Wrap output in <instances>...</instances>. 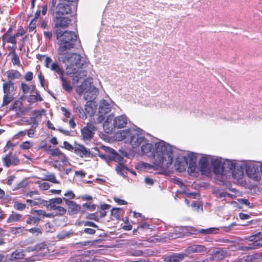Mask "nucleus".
Masks as SVG:
<instances>
[{
	"label": "nucleus",
	"mask_w": 262,
	"mask_h": 262,
	"mask_svg": "<svg viewBox=\"0 0 262 262\" xmlns=\"http://www.w3.org/2000/svg\"><path fill=\"white\" fill-rule=\"evenodd\" d=\"M149 135L141 129L135 127L120 130L115 134V137L118 141L129 143L139 154L154 158L152 165L140 163L137 165L138 168L147 171L153 169L164 173L171 166L177 149L162 140L156 143L154 146L147 138Z\"/></svg>",
	"instance_id": "nucleus-1"
},
{
	"label": "nucleus",
	"mask_w": 262,
	"mask_h": 262,
	"mask_svg": "<svg viewBox=\"0 0 262 262\" xmlns=\"http://www.w3.org/2000/svg\"><path fill=\"white\" fill-rule=\"evenodd\" d=\"M33 78V73L31 72H27L25 75V79L28 81H31Z\"/></svg>",
	"instance_id": "nucleus-56"
},
{
	"label": "nucleus",
	"mask_w": 262,
	"mask_h": 262,
	"mask_svg": "<svg viewBox=\"0 0 262 262\" xmlns=\"http://www.w3.org/2000/svg\"><path fill=\"white\" fill-rule=\"evenodd\" d=\"M43 206H46L47 208L49 210H54L55 211L57 207L56 204H52L51 202H49V201H46V205H44Z\"/></svg>",
	"instance_id": "nucleus-44"
},
{
	"label": "nucleus",
	"mask_w": 262,
	"mask_h": 262,
	"mask_svg": "<svg viewBox=\"0 0 262 262\" xmlns=\"http://www.w3.org/2000/svg\"><path fill=\"white\" fill-rule=\"evenodd\" d=\"M241 162H237L235 160L224 159V166L229 168L230 170H232L233 173L235 170L237 172V169H241L240 165Z\"/></svg>",
	"instance_id": "nucleus-18"
},
{
	"label": "nucleus",
	"mask_w": 262,
	"mask_h": 262,
	"mask_svg": "<svg viewBox=\"0 0 262 262\" xmlns=\"http://www.w3.org/2000/svg\"><path fill=\"white\" fill-rule=\"evenodd\" d=\"M26 134L25 131H20L17 134L14 135V138L18 139L20 137H24Z\"/></svg>",
	"instance_id": "nucleus-62"
},
{
	"label": "nucleus",
	"mask_w": 262,
	"mask_h": 262,
	"mask_svg": "<svg viewBox=\"0 0 262 262\" xmlns=\"http://www.w3.org/2000/svg\"><path fill=\"white\" fill-rule=\"evenodd\" d=\"M184 158V162L177 166V164L178 163V161L177 160L175 163V166L177 167V170L179 171H182L185 169V165H188V171L191 174L195 175L198 173V169L197 166L198 164H196V154L193 152H187L183 156Z\"/></svg>",
	"instance_id": "nucleus-6"
},
{
	"label": "nucleus",
	"mask_w": 262,
	"mask_h": 262,
	"mask_svg": "<svg viewBox=\"0 0 262 262\" xmlns=\"http://www.w3.org/2000/svg\"><path fill=\"white\" fill-rule=\"evenodd\" d=\"M22 215L17 213L12 212L7 219V223H11L21 221Z\"/></svg>",
	"instance_id": "nucleus-27"
},
{
	"label": "nucleus",
	"mask_w": 262,
	"mask_h": 262,
	"mask_svg": "<svg viewBox=\"0 0 262 262\" xmlns=\"http://www.w3.org/2000/svg\"><path fill=\"white\" fill-rule=\"evenodd\" d=\"M28 251L17 250L12 252L10 256L6 255L7 262H23V259Z\"/></svg>",
	"instance_id": "nucleus-11"
},
{
	"label": "nucleus",
	"mask_w": 262,
	"mask_h": 262,
	"mask_svg": "<svg viewBox=\"0 0 262 262\" xmlns=\"http://www.w3.org/2000/svg\"><path fill=\"white\" fill-rule=\"evenodd\" d=\"M75 173L76 176H79L81 178H84L85 176V172L82 170L76 171Z\"/></svg>",
	"instance_id": "nucleus-64"
},
{
	"label": "nucleus",
	"mask_w": 262,
	"mask_h": 262,
	"mask_svg": "<svg viewBox=\"0 0 262 262\" xmlns=\"http://www.w3.org/2000/svg\"><path fill=\"white\" fill-rule=\"evenodd\" d=\"M206 250V248L203 245H194L189 246L186 249L188 253L202 252Z\"/></svg>",
	"instance_id": "nucleus-22"
},
{
	"label": "nucleus",
	"mask_w": 262,
	"mask_h": 262,
	"mask_svg": "<svg viewBox=\"0 0 262 262\" xmlns=\"http://www.w3.org/2000/svg\"><path fill=\"white\" fill-rule=\"evenodd\" d=\"M33 146V142L30 141H26L20 145L21 149H29Z\"/></svg>",
	"instance_id": "nucleus-36"
},
{
	"label": "nucleus",
	"mask_w": 262,
	"mask_h": 262,
	"mask_svg": "<svg viewBox=\"0 0 262 262\" xmlns=\"http://www.w3.org/2000/svg\"><path fill=\"white\" fill-rule=\"evenodd\" d=\"M29 232L36 236H38L41 234V230L39 228H33L29 230Z\"/></svg>",
	"instance_id": "nucleus-45"
},
{
	"label": "nucleus",
	"mask_w": 262,
	"mask_h": 262,
	"mask_svg": "<svg viewBox=\"0 0 262 262\" xmlns=\"http://www.w3.org/2000/svg\"><path fill=\"white\" fill-rule=\"evenodd\" d=\"M115 158L116 160L118 161L119 163L116 167L117 172L122 176H125L126 174L127 171H129V169L126 167L124 164V159L118 155H116Z\"/></svg>",
	"instance_id": "nucleus-15"
},
{
	"label": "nucleus",
	"mask_w": 262,
	"mask_h": 262,
	"mask_svg": "<svg viewBox=\"0 0 262 262\" xmlns=\"http://www.w3.org/2000/svg\"><path fill=\"white\" fill-rule=\"evenodd\" d=\"M83 206L89 209L91 211L94 210L96 208V206L94 204H91L90 203H85L83 204Z\"/></svg>",
	"instance_id": "nucleus-54"
},
{
	"label": "nucleus",
	"mask_w": 262,
	"mask_h": 262,
	"mask_svg": "<svg viewBox=\"0 0 262 262\" xmlns=\"http://www.w3.org/2000/svg\"><path fill=\"white\" fill-rule=\"evenodd\" d=\"M28 123L31 125V127L36 128L38 124V121L35 117H31L30 122H28Z\"/></svg>",
	"instance_id": "nucleus-43"
},
{
	"label": "nucleus",
	"mask_w": 262,
	"mask_h": 262,
	"mask_svg": "<svg viewBox=\"0 0 262 262\" xmlns=\"http://www.w3.org/2000/svg\"><path fill=\"white\" fill-rule=\"evenodd\" d=\"M13 99V95H5L3 98V106L7 105Z\"/></svg>",
	"instance_id": "nucleus-40"
},
{
	"label": "nucleus",
	"mask_w": 262,
	"mask_h": 262,
	"mask_svg": "<svg viewBox=\"0 0 262 262\" xmlns=\"http://www.w3.org/2000/svg\"><path fill=\"white\" fill-rule=\"evenodd\" d=\"M71 19L67 16H56L54 19V29L57 39H59L61 43H64L63 38L69 33L72 38L75 37V32L66 31L63 32L62 29L67 28L71 24Z\"/></svg>",
	"instance_id": "nucleus-4"
},
{
	"label": "nucleus",
	"mask_w": 262,
	"mask_h": 262,
	"mask_svg": "<svg viewBox=\"0 0 262 262\" xmlns=\"http://www.w3.org/2000/svg\"><path fill=\"white\" fill-rule=\"evenodd\" d=\"M71 11V7L69 4L59 1L56 7V16H63V15L70 13Z\"/></svg>",
	"instance_id": "nucleus-13"
},
{
	"label": "nucleus",
	"mask_w": 262,
	"mask_h": 262,
	"mask_svg": "<svg viewBox=\"0 0 262 262\" xmlns=\"http://www.w3.org/2000/svg\"><path fill=\"white\" fill-rule=\"evenodd\" d=\"M73 234L71 231H62L58 234L57 237L59 239H63L70 237Z\"/></svg>",
	"instance_id": "nucleus-30"
},
{
	"label": "nucleus",
	"mask_w": 262,
	"mask_h": 262,
	"mask_svg": "<svg viewBox=\"0 0 262 262\" xmlns=\"http://www.w3.org/2000/svg\"><path fill=\"white\" fill-rule=\"evenodd\" d=\"M37 20L35 19H32L29 25V31H33L36 28Z\"/></svg>",
	"instance_id": "nucleus-51"
},
{
	"label": "nucleus",
	"mask_w": 262,
	"mask_h": 262,
	"mask_svg": "<svg viewBox=\"0 0 262 262\" xmlns=\"http://www.w3.org/2000/svg\"><path fill=\"white\" fill-rule=\"evenodd\" d=\"M212 171L216 174H222L224 171V159L221 158L210 156Z\"/></svg>",
	"instance_id": "nucleus-10"
},
{
	"label": "nucleus",
	"mask_w": 262,
	"mask_h": 262,
	"mask_svg": "<svg viewBox=\"0 0 262 262\" xmlns=\"http://www.w3.org/2000/svg\"><path fill=\"white\" fill-rule=\"evenodd\" d=\"M184 257V254H174L169 256V260L172 262H178L182 260Z\"/></svg>",
	"instance_id": "nucleus-31"
},
{
	"label": "nucleus",
	"mask_w": 262,
	"mask_h": 262,
	"mask_svg": "<svg viewBox=\"0 0 262 262\" xmlns=\"http://www.w3.org/2000/svg\"><path fill=\"white\" fill-rule=\"evenodd\" d=\"M63 200H64V198H57L50 199L49 200V202H51L52 204L57 205V204H61Z\"/></svg>",
	"instance_id": "nucleus-46"
},
{
	"label": "nucleus",
	"mask_w": 262,
	"mask_h": 262,
	"mask_svg": "<svg viewBox=\"0 0 262 262\" xmlns=\"http://www.w3.org/2000/svg\"><path fill=\"white\" fill-rule=\"evenodd\" d=\"M129 121L128 117L125 115L118 116L114 118L113 115H109L103 123V127L108 129L113 126L116 128H122L126 126Z\"/></svg>",
	"instance_id": "nucleus-8"
},
{
	"label": "nucleus",
	"mask_w": 262,
	"mask_h": 262,
	"mask_svg": "<svg viewBox=\"0 0 262 262\" xmlns=\"http://www.w3.org/2000/svg\"><path fill=\"white\" fill-rule=\"evenodd\" d=\"M35 128L31 127L27 132V135L29 138H34L35 133Z\"/></svg>",
	"instance_id": "nucleus-48"
},
{
	"label": "nucleus",
	"mask_w": 262,
	"mask_h": 262,
	"mask_svg": "<svg viewBox=\"0 0 262 262\" xmlns=\"http://www.w3.org/2000/svg\"><path fill=\"white\" fill-rule=\"evenodd\" d=\"M39 220L40 219L37 217H34L32 216L31 215H29L28 216V219L26 222L29 225H34L38 223Z\"/></svg>",
	"instance_id": "nucleus-37"
},
{
	"label": "nucleus",
	"mask_w": 262,
	"mask_h": 262,
	"mask_svg": "<svg viewBox=\"0 0 262 262\" xmlns=\"http://www.w3.org/2000/svg\"><path fill=\"white\" fill-rule=\"evenodd\" d=\"M64 201L68 206L69 212L70 215L76 214L80 210L81 208L80 205L77 204L76 202L65 198H64Z\"/></svg>",
	"instance_id": "nucleus-17"
},
{
	"label": "nucleus",
	"mask_w": 262,
	"mask_h": 262,
	"mask_svg": "<svg viewBox=\"0 0 262 262\" xmlns=\"http://www.w3.org/2000/svg\"><path fill=\"white\" fill-rule=\"evenodd\" d=\"M15 178V177H14L13 176H9L8 178L7 184L8 185H10V186L12 184Z\"/></svg>",
	"instance_id": "nucleus-63"
},
{
	"label": "nucleus",
	"mask_w": 262,
	"mask_h": 262,
	"mask_svg": "<svg viewBox=\"0 0 262 262\" xmlns=\"http://www.w3.org/2000/svg\"><path fill=\"white\" fill-rule=\"evenodd\" d=\"M67 212V209L65 208L58 206L55 210V215H63Z\"/></svg>",
	"instance_id": "nucleus-39"
},
{
	"label": "nucleus",
	"mask_w": 262,
	"mask_h": 262,
	"mask_svg": "<svg viewBox=\"0 0 262 262\" xmlns=\"http://www.w3.org/2000/svg\"><path fill=\"white\" fill-rule=\"evenodd\" d=\"M43 100L42 98L41 97V96L39 94V93L38 91H36L35 95H30L28 98V101L29 102H35L36 101H42Z\"/></svg>",
	"instance_id": "nucleus-29"
},
{
	"label": "nucleus",
	"mask_w": 262,
	"mask_h": 262,
	"mask_svg": "<svg viewBox=\"0 0 262 262\" xmlns=\"http://www.w3.org/2000/svg\"><path fill=\"white\" fill-rule=\"evenodd\" d=\"M35 183L38 185L39 189L42 190H48L50 187V185L49 183L46 182L37 181L35 182Z\"/></svg>",
	"instance_id": "nucleus-32"
},
{
	"label": "nucleus",
	"mask_w": 262,
	"mask_h": 262,
	"mask_svg": "<svg viewBox=\"0 0 262 262\" xmlns=\"http://www.w3.org/2000/svg\"><path fill=\"white\" fill-rule=\"evenodd\" d=\"M43 57L45 58V66L47 68H49L50 67L51 64L52 63L51 58L49 57H46L45 56H43Z\"/></svg>",
	"instance_id": "nucleus-52"
},
{
	"label": "nucleus",
	"mask_w": 262,
	"mask_h": 262,
	"mask_svg": "<svg viewBox=\"0 0 262 262\" xmlns=\"http://www.w3.org/2000/svg\"><path fill=\"white\" fill-rule=\"evenodd\" d=\"M3 89L5 95H13L14 91V83L10 80L4 82L3 84Z\"/></svg>",
	"instance_id": "nucleus-19"
},
{
	"label": "nucleus",
	"mask_w": 262,
	"mask_h": 262,
	"mask_svg": "<svg viewBox=\"0 0 262 262\" xmlns=\"http://www.w3.org/2000/svg\"><path fill=\"white\" fill-rule=\"evenodd\" d=\"M241 169H237L233 173V177L235 179L240 180L244 175V170L246 171L248 176L256 181L259 180L261 176L260 169V164L258 163L253 162L242 161L239 165Z\"/></svg>",
	"instance_id": "nucleus-3"
},
{
	"label": "nucleus",
	"mask_w": 262,
	"mask_h": 262,
	"mask_svg": "<svg viewBox=\"0 0 262 262\" xmlns=\"http://www.w3.org/2000/svg\"><path fill=\"white\" fill-rule=\"evenodd\" d=\"M60 162L62 163V166H66L70 165L69 159L62 152L57 157V159L54 160V163L56 165H61Z\"/></svg>",
	"instance_id": "nucleus-21"
},
{
	"label": "nucleus",
	"mask_w": 262,
	"mask_h": 262,
	"mask_svg": "<svg viewBox=\"0 0 262 262\" xmlns=\"http://www.w3.org/2000/svg\"><path fill=\"white\" fill-rule=\"evenodd\" d=\"M12 62L14 65H19L20 63V61L19 57L17 54L12 55Z\"/></svg>",
	"instance_id": "nucleus-50"
},
{
	"label": "nucleus",
	"mask_w": 262,
	"mask_h": 262,
	"mask_svg": "<svg viewBox=\"0 0 262 262\" xmlns=\"http://www.w3.org/2000/svg\"><path fill=\"white\" fill-rule=\"evenodd\" d=\"M198 173L201 172L202 174L208 175L212 171L211 159L210 155H203L200 159L197 166Z\"/></svg>",
	"instance_id": "nucleus-9"
},
{
	"label": "nucleus",
	"mask_w": 262,
	"mask_h": 262,
	"mask_svg": "<svg viewBox=\"0 0 262 262\" xmlns=\"http://www.w3.org/2000/svg\"><path fill=\"white\" fill-rule=\"evenodd\" d=\"M61 110L62 112H63L64 115L66 117L69 118L70 117L71 114L69 110H68L67 109H66L65 107H62L61 108Z\"/></svg>",
	"instance_id": "nucleus-59"
},
{
	"label": "nucleus",
	"mask_w": 262,
	"mask_h": 262,
	"mask_svg": "<svg viewBox=\"0 0 262 262\" xmlns=\"http://www.w3.org/2000/svg\"><path fill=\"white\" fill-rule=\"evenodd\" d=\"M63 146L64 147L68 150H71L74 149V147L72 146V145L67 141H64L63 142Z\"/></svg>",
	"instance_id": "nucleus-58"
},
{
	"label": "nucleus",
	"mask_w": 262,
	"mask_h": 262,
	"mask_svg": "<svg viewBox=\"0 0 262 262\" xmlns=\"http://www.w3.org/2000/svg\"><path fill=\"white\" fill-rule=\"evenodd\" d=\"M17 36V35L9 37L7 40V42H11V43L14 44V45H16V37Z\"/></svg>",
	"instance_id": "nucleus-57"
},
{
	"label": "nucleus",
	"mask_w": 262,
	"mask_h": 262,
	"mask_svg": "<svg viewBox=\"0 0 262 262\" xmlns=\"http://www.w3.org/2000/svg\"><path fill=\"white\" fill-rule=\"evenodd\" d=\"M74 109L76 112L77 113L79 117L83 119L86 118L85 111H84L81 107H79L76 105V102L74 101L73 102Z\"/></svg>",
	"instance_id": "nucleus-28"
},
{
	"label": "nucleus",
	"mask_w": 262,
	"mask_h": 262,
	"mask_svg": "<svg viewBox=\"0 0 262 262\" xmlns=\"http://www.w3.org/2000/svg\"><path fill=\"white\" fill-rule=\"evenodd\" d=\"M84 225L85 226H91L95 228H98V226L93 222L86 221L84 223Z\"/></svg>",
	"instance_id": "nucleus-60"
},
{
	"label": "nucleus",
	"mask_w": 262,
	"mask_h": 262,
	"mask_svg": "<svg viewBox=\"0 0 262 262\" xmlns=\"http://www.w3.org/2000/svg\"><path fill=\"white\" fill-rule=\"evenodd\" d=\"M248 239L249 241L253 242V243L250 244L249 247H245L246 249H255L262 246V234L260 233L250 236Z\"/></svg>",
	"instance_id": "nucleus-12"
},
{
	"label": "nucleus",
	"mask_w": 262,
	"mask_h": 262,
	"mask_svg": "<svg viewBox=\"0 0 262 262\" xmlns=\"http://www.w3.org/2000/svg\"><path fill=\"white\" fill-rule=\"evenodd\" d=\"M114 105V102L108 98L100 101L99 104L98 113L96 115V118H94L95 123H100L104 120L106 115L110 113Z\"/></svg>",
	"instance_id": "nucleus-7"
},
{
	"label": "nucleus",
	"mask_w": 262,
	"mask_h": 262,
	"mask_svg": "<svg viewBox=\"0 0 262 262\" xmlns=\"http://www.w3.org/2000/svg\"><path fill=\"white\" fill-rule=\"evenodd\" d=\"M44 210H32L31 213L32 214H36L38 215H41L43 216L44 213Z\"/></svg>",
	"instance_id": "nucleus-55"
},
{
	"label": "nucleus",
	"mask_w": 262,
	"mask_h": 262,
	"mask_svg": "<svg viewBox=\"0 0 262 262\" xmlns=\"http://www.w3.org/2000/svg\"><path fill=\"white\" fill-rule=\"evenodd\" d=\"M59 78L62 82L63 89L67 92H70L72 90V86L70 82L64 76V74L59 76Z\"/></svg>",
	"instance_id": "nucleus-23"
},
{
	"label": "nucleus",
	"mask_w": 262,
	"mask_h": 262,
	"mask_svg": "<svg viewBox=\"0 0 262 262\" xmlns=\"http://www.w3.org/2000/svg\"><path fill=\"white\" fill-rule=\"evenodd\" d=\"M64 195L67 197L68 200L73 199L75 197V194L72 190H68L64 193Z\"/></svg>",
	"instance_id": "nucleus-47"
},
{
	"label": "nucleus",
	"mask_w": 262,
	"mask_h": 262,
	"mask_svg": "<svg viewBox=\"0 0 262 262\" xmlns=\"http://www.w3.org/2000/svg\"><path fill=\"white\" fill-rule=\"evenodd\" d=\"M21 89L24 94L28 93L30 89V86L25 83H21Z\"/></svg>",
	"instance_id": "nucleus-49"
},
{
	"label": "nucleus",
	"mask_w": 262,
	"mask_h": 262,
	"mask_svg": "<svg viewBox=\"0 0 262 262\" xmlns=\"http://www.w3.org/2000/svg\"><path fill=\"white\" fill-rule=\"evenodd\" d=\"M82 139L84 141L90 140L93 137V132L88 126L81 129Z\"/></svg>",
	"instance_id": "nucleus-20"
},
{
	"label": "nucleus",
	"mask_w": 262,
	"mask_h": 262,
	"mask_svg": "<svg viewBox=\"0 0 262 262\" xmlns=\"http://www.w3.org/2000/svg\"><path fill=\"white\" fill-rule=\"evenodd\" d=\"M63 38L64 43H61L59 39L58 40L59 48L58 53L60 56L61 61L65 63L67 68L66 74L73 78V83L75 84L80 79L86 76V71L84 69L86 67L88 62L87 59L76 53H68V51L72 49L77 39V35L72 38L67 33Z\"/></svg>",
	"instance_id": "nucleus-2"
},
{
	"label": "nucleus",
	"mask_w": 262,
	"mask_h": 262,
	"mask_svg": "<svg viewBox=\"0 0 262 262\" xmlns=\"http://www.w3.org/2000/svg\"><path fill=\"white\" fill-rule=\"evenodd\" d=\"M74 152L81 158L89 157L91 154L90 151L81 144L75 145L74 147Z\"/></svg>",
	"instance_id": "nucleus-16"
},
{
	"label": "nucleus",
	"mask_w": 262,
	"mask_h": 262,
	"mask_svg": "<svg viewBox=\"0 0 262 262\" xmlns=\"http://www.w3.org/2000/svg\"><path fill=\"white\" fill-rule=\"evenodd\" d=\"M114 201L118 203L119 205H125L127 204V202L123 200H121L120 199L114 198Z\"/></svg>",
	"instance_id": "nucleus-61"
},
{
	"label": "nucleus",
	"mask_w": 262,
	"mask_h": 262,
	"mask_svg": "<svg viewBox=\"0 0 262 262\" xmlns=\"http://www.w3.org/2000/svg\"><path fill=\"white\" fill-rule=\"evenodd\" d=\"M27 202L31 206H43L46 204V201L40 198H36L34 200H27Z\"/></svg>",
	"instance_id": "nucleus-24"
},
{
	"label": "nucleus",
	"mask_w": 262,
	"mask_h": 262,
	"mask_svg": "<svg viewBox=\"0 0 262 262\" xmlns=\"http://www.w3.org/2000/svg\"><path fill=\"white\" fill-rule=\"evenodd\" d=\"M121 209L120 208H115L112 210L111 214L113 217L116 219H119L121 216Z\"/></svg>",
	"instance_id": "nucleus-35"
},
{
	"label": "nucleus",
	"mask_w": 262,
	"mask_h": 262,
	"mask_svg": "<svg viewBox=\"0 0 262 262\" xmlns=\"http://www.w3.org/2000/svg\"><path fill=\"white\" fill-rule=\"evenodd\" d=\"M4 165L7 167H9L12 165H17L19 163V160L18 158L12 153H9L5 157L2 158Z\"/></svg>",
	"instance_id": "nucleus-14"
},
{
	"label": "nucleus",
	"mask_w": 262,
	"mask_h": 262,
	"mask_svg": "<svg viewBox=\"0 0 262 262\" xmlns=\"http://www.w3.org/2000/svg\"><path fill=\"white\" fill-rule=\"evenodd\" d=\"M13 207L17 210L22 211L26 208V205L18 202H15L14 204Z\"/></svg>",
	"instance_id": "nucleus-41"
},
{
	"label": "nucleus",
	"mask_w": 262,
	"mask_h": 262,
	"mask_svg": "<svg viewBox=\"0 0 262 262\" xmlns=\"http://www.w3.org/2000/svg\"><path fill=\"white\" fill-rule=\"evenodd\" d=\"M6 75L10 80L18 79L21 76L20 73L14 70H10L6 72Z\"/></svg>",
	"instance_id": "nucleus-26"
},
{
	"label": "nucleus",
	"mask_w": 262,
	"mask_h": 262,
	"mask_svg": "<svg viewBox=\"0 0 262 262\" xmlns=\"http://www.w3.org/2000/svg\"><path fill=\"white\" fill-rule=\"evenodd\" d=\"M49 154L52 156L58 157L61 154V151L59 150V149L57 148H49L48 150Z\"/></svg>",
	"instance_id": "nucleus-38"
},
{
	"label": "nucleus",
	"mask_w": 262,
	"mask_h": 262,
	"mask_svg": "<svg viewBox=\"0 0 262 262\" xmlns=\"http://www.w3.org/2000/svg\"><path fill=\"white\" fill-rule=\"evenodd\" d=\"M48 180L55 183V184H59V182L56 180V177L54 174H50L48 176Z\"/></svg>",
	"instance_id": "nucleus-53"
},
{
	"label": "nucleus",
	"mask_w": 262,
	"mask_h": 262,
	"mask_svg": "<svg viewBox=\"0 0 262 262\" xmlns=\"http://www.w3.org/2000/svg\"><path fill=\"white\" fill-rule=\"evenodd\" d=\"M51 70L57 72L59 76L64 73L63 71L59 67L56 63H52L49 68Z\"/></svg>",
	"instance_id": "nucleus-33"
},
{
	"label": "nucleus",
	"mask_w": 262,
	"mask_h": 262,
	"mask_svg": "<svg viewBox=\"0 0 262 262\" xmlns=\"http://www.w3.org/2000/svg\"><path fill=\"white\" fill-rule=\"evenodd\" d=\"M217 229L216 228H209L207 229H201L199 230V233L204 234H214L216 233Z\"/></svg>",
	"instance_id": "nucleus-42"
},
{
	"label": "nucleus",
	"mask_w": 262,
	"mask_h": 262,
	"mask_svg": "<svg viewBox=\"0 0 262 262\" xmlns=\"http://www.w3.org/2000/svg\"><path fill=\"white\" fill-rule=\"evenodd\" d=\"M85 104V111L86 114L92 115L94 114L95 110V106L94 103L91 101L92 100H88Z\"/></svg>",
	"instance_id": "nucleus-25"
},
{
	"label": "nucleus",
	"mask_w": 262,
	"mask_h": 262,
	"mask_svg": "<svg viewBox=\"0 0 262 262\" xmlns=\"http://www.w3.org/2000/svg\"><path fill=\"white\" fill-rule=\"evenodd\" d=\"M215 195L218 198H226L227 196L232 197V195L229 193H225L220 190L215 189L213 192Z\"/></svg>",
	"instance_id": "nucleus-34"
},
{
	"label": "nucleus",
	"mask_w": 262,
	"mask_h": 262,
	"mask_svg": "<svg viewBox=\"0 0 262 262\" xmlns=\"http://www.w3.org/2000/svg\"><path fill=\"white\" fill-rule=\"evenodd\" d=\"M92 79H86L80 85L77 86L76 92L79 95L83 94L85 100H93L96 98L98 91L92 85Z\"/></svg>",
	"instance_id": "nucleus-5"
}]
</instances>
